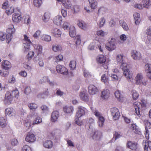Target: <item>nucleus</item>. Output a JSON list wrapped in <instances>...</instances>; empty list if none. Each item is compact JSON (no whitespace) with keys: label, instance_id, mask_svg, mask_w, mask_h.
Listing matches in <instances>:
<instances>
[{"label":"nucleus","instance_id":"nucleus-31","mask_svg":"<svg viewBox=\"0 0 151 151\" xmlns=\"http://www.w3.org/2000/svg\"><path fill=\"white\" fill-rule=\"evenodd\" d=\"M43 145L44 147L47 148H51L53 146L52 142L50 140L45 141L43 142Z\"/></svg>","mask_w":151,"mask_h":151},{"label":"nucleus","instance_id":"nucleus-41","mask_svg":"<svg viewBox=\"0 0 151 151\" xmlns=\"http://www.w3.org/2000/svg\"><path fill=\"white\" fill-rule=\"evenodd\" d=\"M131 93L133 99L134 100L137 99L139 96L138 92L135 90H133L131 91Z\"/></svg>","mask_w":151,"mask_h":151},{"label":"nucleus","instance_id":"nucleus-47","mask_svg":"<svg viewBox=\"0 0 151 151\" xmlns=\"http://www.w3.org/2000/svg\"><path fill=\"white\" fill-rule=\"evenodd\" d=\"M144 122L145 126V130H148V129L151 128V123L147 120H145Z\"/></svg>","mask_w":151,"mask_h":151},{"label":"nucleus","instance_id":"nucleus-6","mask_svg":"<svg viewBox=\"0 0 151 151\" xmlns=\"http://www.w3.org/2000/svg\"><path fill=\"white\" fill-rule=\"evenodd\" d=\"M111 111L113 119L116 120L119 119L120 114L118 109L116 108H113L111 109Z\"/></svg>","mask_w":151,"mask_h":151},{"label":"nucleus","instance_id":"nucleus-45","mask_svg":"<svg viewBox=\"0 0 151 151\" xmlns=\"http://www.w3.org/2000/svg\"><path fill=\"white\" fill-rule=\"evenodd\" d=\"M42 40L47 42H49L51 40V37L48 35H43L41 37Z\"/></svg>","mask_w":151,"mask_h":151},{"label":"nucleus","instance_id":"nucleus-49","mask_svg":"<svg viewBox=\"0 0 151 151\" xmlns=\"http://www.w3.org/2000/svg\"><path fill=\"white\" fill-rule=\"evenodd\" d=\"M101 133L98 131L95 132L93 136V138L94 139L97 140L100 138Z\"/></svg>","mask_w":151,"mask_h":151},{"label":"nucleus","instance_id":"nucleus-5","mask_svg":"<svg viewBox=\"0 0 151 151\" xmlns=\"http://www.w3.org/2000/svg\"><path fill=\"white\" fill-rule=\"evenodd\" d=\"M115 42V39L112 38L111 40L106 44V49L109 51L114 50L116 48Z\"/></svg>","mask_w":151,"mask_h":151},{"label":"nucleus","instance_id":"nucleus-56","mask_svg":"<svg viewBox=\"0 0 151 151\" xmlns=\"http://www.w3.org/2000/svg\"><path fill=\"white\" fill-rule=\"evenodd\" d=\"M50 18V14L48 13H45L44 15V17L43 18V20L45 22H47L48 20Z\"/></svg>","mask_w":151,"mask_h":151},{"label":"nucleus","instance_id":"nucleus-9","mask_svg":"<svg viewBox=\"0 0 151 151\" xmlns=\"http://www.w3.org/2000/svg\"><path fill=\"white\" fill-rule=\"evenodd\" d=\"M86 109L81 106H79L78 108V111L76 113V116L80 118L85 114Z\"/></svg>","mask_w":151,"mask_h":151},{"label":"nucleus","instance_id":"nucleus-33","mask_svg":"<svg viewBox=\"0 0 151 151\" xmlns=\"http://www.w3.org/2000/svg\"><path fill=\"white\" fill-rule=\"evenodd\" d=\"M52 32L54 35L56 37H60L61 34V32L60 29L56 28H55L52 30Z\"/></svg>","mask_w":151,"mask_h":151},{"label":"nucleus","instance_id":"nucleus-14","mask_svg":"<svg viewBox=\"0 0 151 151\" xmlns=\"http://www.w3.org/2000/svg\"><path fill=\"white\" fill-rule=\"evenodd\" d=\"M1 67L3 69L8 70L11 68L10 63L7 60H4L2 62Z\"/></svg>","mask_w":151,"mask_h":151},{"label":"nucleus","instance_id":"nucleus-23","mask_svg":"<svg viewBox=\"0 0 151 151\" xmlns=\"http://www.w3.org/2000/svg\"><path fill=\"white\" fill-rule=\"evenodd\" d=\"M62 20L61 16L58 15L54 18L53 21L54 24H60Z\"/></svg>","mask_w":151,"mask_h":151},{"label":"nucleus","instance_id":"nucleus-54","mask_svg":"<svg viewBox=\"0 0 151 151\" xmlns=\"http://www.w3.org/2000/svg\"><path fill=\"white\" fill-rule=\"evenodd\" d=\"M76 66V62L75 60H73L70 62L69 64V66L70 69L72 70L74 69L75 68Z\"/></svg>","mask_w":151,"mask_h":151},{"label":"nucleus","instance_id":"nucleus-37","mask_svg":"<svg viewBox=\"0 0 151 151\" xmlns=\"http://www.w3.org/2000/svg\"><path fill=\"white\" fill-rule=\"evenodd\" d=\"M7 125V122L6 119L3 117H0V126L1 127H5Z\"/></svg>","mask_w":151,"mask_h":151},{"label":"nucleus","instance_id":"nucleus-11","mask_svg":"<svg viewBox=\"0 0 151 151\" xmlns=\"http://www.w3.org/2000/svg\"><path fill=\"white\" fill-rule=\"evenodd\" d=\"M127 147L134 151H136L137 148V144L135 142L129 141L127 142Z\"/></svg>","mask_w":151,"mask_h":151},{"label":"nucleus","instance_id":"nucleus-32","mask_svg":"<svg viewBox=\"0 0 151 151\" xmlns=\"http://www.w3.org/2000/svg\"><path fill=\"white\" fill-rule=\"evenodd\" d=\"M80 96L81 99L83 101H88L89 100L88 96L87 94L81 92L80 93Z\"/></svg>","mask_w":151,"mask_h":151},{"label":"nucleus","instance_id":"nucleus-26","mask_svg":"<svg viewBox=\"0 0 151 151\" xmlns=\"http://www.w3.org/2000/svg\"><path fill=\"white\" fill-rule=\"evenodd\" d=\"M46 82H48L49 84L51 86H53L54 85L53 83L52 82H50L48 77L46 76L43 77L39 81V83L41 84H43Z\"/></svg>","mask_w":151,"mask_h":151},{"label":"nucleus","instance_id":"nucleus-4","mask_svg":"<svg viewBox=\"0 0 151 151\" xmlns=\"http://www.w3.org/2000/svg\"><path fill=\"white\" fill-rule=\"evenodd\" d=\"M13 99V97L11 93L7 91L5 94V97L4 100V103L6 105H9L11 103Z\"/></svg>","mask_w":151,"mask_h":151},{"label":"nucleus","instance_id":"nucleus-24","mask_svg":"<svg viewBox=\"0 0 151 151\" xmlns=\"http://www.w3.org/2000/svg\"><path fill=\"white\" fill-rule=\"evenodd\" d=\"M64 111L67 114H72L73 111V108L71 106H65L63 108Z\"/></svg>","mask_w":151,"mask_h":151},{"label":"nucleus","instance_id":"nucleus-27","mask_svg":"<svg viewBox=\"0 0 151 151\" xmlns=\"http://www.w3.org/2000/svg\"><path fill=\"white\" fill-rule=\"evenodd\" d=\"M130 128L133 130L135 133L136 134H140L141 133L139 128L135 124H132L130 126Z\"/></svg>","mask_w":151,"mask_h":151},{"label":"nucleus","instance_id":"nucleus-40","mask_svg":"<svg viewBox=\"0 0 151 151\" xmlns=\"http://www.w3.org/2000/svg\"><path fill=\"white\" fill-rule=\"evenodd\" d=\"M69 34L71 37H75L76 35V31L74 27H72L70 29Z\"/></svg>","mask_w":151,"mask_h":151},{"label":"nucleus","instance_id":"nucleus-25","mask_svg":"<svg viewBox=\"0 0 151 151\" xmlns=\"http://www.w3.org/2000/svg\"><path fill=\"white\" fill-rule=\"evenodd\" d=\"M135 80L137 84H140L141 81L143 80V76L142 74L141 73H138L137 74L135 78Z\"/></svg>","mask_w":151,"mask_h":151},{"label":"nucleus","instance_id":"nucleus-51","mask_svg":"<svg viewBox=\"0 0 151 151\" xmlns=\"http://www.w3.org/2000/svg\"><path fill=\"white\" fill-rule=\"evenodd\" d=\"M105 21V20L104 18H101L98 23L99 27H103Z\"/></svg>","mask_w":151,"mask_h":151},{"label":"nucleus","instance_id":"nucleus-20","mask_svg":"<svg viewBox=\"0 0 151 151\" xmlns=\"http://www.w3.org/2000/svg\"><path fill=\"white\" fill-rule=\"evenodd\" d=\"M5 113L6 115H8L10 116H11L15 114V111L12 108H8L5 109Z\"/></svg>","mask_w":151,"mask_h":151},{"label":"nucleus","instance_id":"nucleus-13","mask_svg":"<svg viewBox=\"0 0 151 151\" xmlns=\"http://www.w3.org/2000/svg\"><path fill=\"white\" fill-rule=\"evenodd\" d=\"M88 91L89 94L94 95L98 92L99 90L97 87L93 85H90L88 87Z\"/></svg>","mask_w":151,"mask_h":151},{"label":"nucleus","instance_id":"nucleus-1","mask_svg":"<svg viewBox=\"0 0 151 151\" xmlns=\"http://www.w3.org/2000/svg\"><path fill=\"white\" fill-rule=\"evenodd\" d=\"M97 63L101 65L105 69L108 68V63L106 61V57L104 55H100L98 56L96 58Z\"/></svg>","mask_w":151,"mask_h":151},{"label":"nucleus","instance_id":"nucleus-29","mask_svg":"<svg viewBox=\"0 0 151 151\" xmlns=\"http://www.w3.org/2000/svg\"><path fill=\"white\" fill-rule=\"evenodd\" d=\"M101 81L104 83L105 84L109 85V78L106 76V74H104L101 76Z\"/></svg>","mask_w":151,"mask_h":151},{"label":"nucleus","instance_id":"nucleus-19","mask_svg":"<svg viewBox=\"0 0 151 151\" xmlns=\"http://www.w3.org/2000/svg\"><path fill=\"white\" fill-rule=\"evenodd\" d=\"M140 105L141 103L137 101H136L133 104V106L135 109V113L138 116H140V111L139 110Z\"/></svg>","mask_w":151,"mask_h":151},{"label":"nucleus","instance_id":"nucleus-50","mask_svg":"<svg viewBox=\"0 0 151 151\" xmlns=\"http://www.w3.org/2000/svg\"><path fill=\"white\" fill-rule=\"evenodd\" d=\"M120 24L124 30H127L129 29L128 27L127 23L123 20H120Z\"/></svg>","mask_w":151,"mask_h":151},{"label":"nucleus","instance_id":"nucleus-30","mask_svg":"<svg viewBox=\"0 0 151 151\" xmlns=\"http://www.w3.org/2000/svg\"><path fill=\"white\" fill-rule=\"evenodd\" d=\"M143 141V143H145L144 151H147L148 148H149L151 150V142L148 140Z\"/></svg>","mask_w":151,"mask_h":151},{"label":"nucleus","instance_id":"nucleus-62","mask_svg":"<svg viewBox=\"0 0 151 151\" xmlns=\"http://www.w3.org/2000/svg\"><path fill=\"white\" fill-rule=\"evenodd\" d=\"M23 40L26 42V43H32L31 41L30 40L29 37L27 36V35H24Z\"/></svg>","mask_w":151,"mask_h":151},{"label":"nucleus","instance_id":"nucleus-35","mask_svg":"<svg viewBox=\"0 0 151 151\" xmlns=\"http://www.w3.org/2000/svg\"><path fill=\"white\" fill-rule=\"evenodd\" d=\"M77 24L79 27L82 29L84 30L87 28L86 24L82 21L78 20Z\"/></svg>","mask_w":151,"mask_h":151},{"label":"nucleus","instance_id":"nucleus-63","mask_svg":"<svg viewBox=\"0 0 151 151\" xmlns=\"http://www.w3.org/2000/svg\"><path fill=\"white\" fill-rule=\"evenodd\" d=\"M122 135L121 134V133L120 132H117L115 131L114 134V136L115 137V139L120 138Z\"/></svg>","mask_w":151,"mask_h":151},{"label":"nucleus","instance_id":"nucleus-64","mask_svg":"<svg viewBox=\"0 0 151 151\" xmlns=\"http://www.w3.org/2000/svg\"><path fill=\"white\" fill-rule=\"evenodd\" d=\"M76 117L75 119L76 123L79 126H81L83 124V122L79 119V118Z\"/></svg>","mask_w":151,"mask_h":151},{"label":"nucleus","instance_id":"nucleus-39","mask_svg":"<svg viewBox=\"0 0 151 151\" xmlns=\"http://www.w3.org/2000/svg\"><path fill=\"white\" fill-rule=\"evenodd\" d=\"M11 93L13 97H14L16 99H18L19 95V91L17 88L12 91Z\"/></svg>","mask_w":151,"mask_h":151},{"label":"nucleus","instance_id":"nucleus-36","mask_svg":"<svg viewBox=\"0 0 151 151\" xmlns=\"http://www.w3.org/2000/svg\"><path fill=\"white\" fill-rule=\"evenodd\" d=\"M143 6L146 8H149L151 6V0H143Z\"/></svg>","mask_w":151,"mask_h":151},{"label":"nucleus","instance_id":"nucleus-7","mask_svg":"<svg viewBox=\"0 0 151 151\" xmlns=\"http://www.w3.org/2000/svg\"><path fill=\"white\" fill-rule=\"evenodd\" d=\"M36 140L35 136L33 133L28 132L25 138V140L30 143L34 142Z\"/></svg>","mask_w":151,"mask_h":151},{"label":"nucleus","instance_id":"nucleus-59","mask_svg":"<svg viewBox=\"0 0 151 151\" xmlns=\"http://www.w3.org/2000/svg\"><path fill=\"white\" fill-rule=\"evenodd\" d=\"M76 43V45H79L81 43V40L80 36L79 35H77L75 38Z\"/></svg>","mask_w":151,"mask_h":151},{"label":"nucleus","instance_id":"nucleus-46","mask_svg":"<svg viewBox=\"0 0 151 151\" xmlns=\"http://www.w3.org/2000/svg\"><path fill=\"white\" fill-rule=\"evenodd\" d=\"M121 65L120 66V68L122 69L123 71L129 69V66L127 64V63H125L124 61L121 63Z\"/></svg>","mask_w":151,"mask_h":151},{"label":"nucleus","instance_id":"nucleus-10","mask_svg":"<svg viewBox=\"0 0 151 151\" xmlns=\"http://www.w3.org/2000/svg\"><path fill=\"white\" fill-rule=\"evenodd\" d=\"M132 58L135 60H139L142 58L141 53L135 50H133L131 53Z\"/></svg>","mask_w":151,"mask_h":151},{"label":"nucleus","instance_id":"nucleus-38","mask_svg":"<svg viewBox=\"0 0 151 151\" xmlns=\"http://www.w3.org/2000/svg\"><path fill=\"white\" fill-rule=\"evenodd\" d=\"M62 4L67 9H69L71 6V3L69 0H64Z\"/></svg>","mask_w":151,"mask_h":151},{"label":"nucleus","instance_id":"nucleus-53","mask_svg":"<svg viewBox=\"0 0 151 151\" xmlns=\"http://www.w3.org/2000/svg\"><path fill=\"white\" fill-rule=\"evenodd\" d=\"M14 12V7H11L9 8H8L6 10V12L7 15H11Z\"/></svg>","mask_w":151,"mask_h":151},{"label":"nucleus","instance_id":"nucleus-18","mask_svg":"<svg viewBox=\"0 0 151 151\" xmlns=\"http://www.w3.org/2000/svg\"><path fill=\"white\" fill-rule=\"evenodd\" d=\"M89 6L91 9H95L98 7V2L96 0H88Z\"/></svg>","mask_w":151,"mask_h":151},{"label":"nucleus","instance_id":"nucleus-57","mask_svg":"<svg viewBox=\"0 0 151 151\" xmlns=\"http://www.w3.org/2000/svg\"><path fill=\"white\" fill-rule=\"evenodd\" d=\"M32 43H24L23 46L24 47V51H28L30 49V45Z\"/></svg>","mask_w":151,"mask_h":151},{"label":"nucleus","instance_id":"nucleus-21","mask_svg":"<svg viewBox=\"0 0 151 151\" xmlns=\"http://www.w3.org/2000/svg\"><path fill=\"white\" fill-rule=\"evenodd\" d=\"M59 114L57 111H55L52 112L51 115V121L52 122H55L57 120L59 116Z\"/></svg>","mask_w":151,"mask_h":151},{"label":"nucleus","instance_id":"nucleus-2","mask_svg":"<svg viewBox=\"0 0 151 151\" xmlns=\"http://www.w3.org/2000/svg\"><path fill=\"white\" fill-rule=\"evenodd\" d=\"M15 31V29L14 27L12 24H10L9 28H8L6 30V38L7 40H11L12 38V35Z\"/></svg>","mask_w":151,"mask_h":151},{"label":"nucleus","instance_id":"nucleus-43","mask_svg":"<svg viewBox=\"0 0 151 151\" xmlns=\"http://www.w3.org/2000/svg\"><path fill=\"white\" fill-rule=\"evenodd\" d=\"M96 35L99 36L104 37L108 33L107 32H104L102 30L97 31L96 32Z\"/></svg>","mask_w":151,"mask_h":151},{"label":"nucleus","instance_id":"nucleus-12","mask_svg":"<svg viewBox=\"0 0 151 151\" xmlns=\"http://www.w3.org/2000/svg\"><path fill=\"white\" fill-rule=\"evenodd\" d=\"M22 18L21 15L19 13H14L12 16V20L14 23H18L20 22Z\"/></svg>","mask_w":151,"mask_h":151},{"label":"nucleus","instance_id":"nucleus-15","mask_svg":"<svg viewBox=\"0 0 151 151\" xmlns=\"http://www.w3.org/2000/svg\"><path fill=\"white\" fill-rule=\"evenodd\" d=\"M110 95L109 90L108 89H104L101 93V97L102 99L105 100L108 99L110 96Z\"/></svg>","mask_w":151,"mask_h":151},{"label":"nucleus","instance_id":"nucleus-60","mask_svg":"<svg viewBox=\"0 0 151 151\" xmlns=\"http://www.w3.org/2000/svg\"><path fill=\"white\" fill-rule=\"evenodd\" d=\"M31 92V89L30 87L29 86H27L26 87L24 91V93L27 95H28Z\"/></svg>","mask_w":151,"mask_h":151},{"label":"nucleus","instance_id":"nucleus-42","mask_svg":"<svg viewBox=\"0 0 151 151\" xmlns=\"http://www.w3.org/2000/svg\"><path fill=\"white\" fill-rule=\"evenodd\" d=\"M28 106L30 109L35 110L37 108L38 105L35 103H30L28 105Z\"/></svg>","mask_w":151,"mask_h":151},{"label":"nucleus","instance_id":"nucleus-34","mask_svg":"<svg viewBox=\"0 0 151 151\" xmlns=\"http://www.w3.org/2000/svg\"><path fill=\"white\" fill-rule=\"evenodd\" d=\"M133 16L135 19V24L137 25L138 24L140 21V14L137 13H135L134 14Z\"/></svg>","mask_w":151,"mask_h":151},{"label":"nucleus","instance_id":"nucleus-28","mask_svg":"<svg viewBox=\"0 0 151 151\" xmlns=\"http://www.w3.org/2000/svg\"><path fill=\"white\" fill-rule=\"evenodd\" d=\"M124 71V74L128 79H131L132 78V73L130 72L129 69L125 70Z\"/></svg>","mask_w":151,"mask_h":151},{"label":"nucleus","instance_id":"nucleus-61","mask_svg":"<svg viewBox=\"0 0 151 151\" xmlns=\"http://www.w3.org/2000/svg\"><path fill=\"white\" fill-rule=\"evenodd\" d=\"M22 150L23 151H32L31 148L27 145L24 146L23 147Z\"/></svg>","mask_w":151,"mask_h":151},{"label":"nucleus","instance_id":"nucleus-55","mask_svg":"<svg viewBox=\"0 0 151 151\" xmlns=\"http://www.w3.org/2000/svg\"><path fill=\"white\" fill-rule=\"evenodd\" d=\"M63 59V56L61 55H59L56 56L54 59L56 62H58L61 61Z\"/></svg>","mask_w":151,"mask_h":151},{"label":"nucleus","instance_id":"nucleus-22","mask_svg":"<svg viewBox=\"0 0 151 151\" xmlns=\"http://www.w3.org/2000/svg\"><path fill=\"white\" fill-rule=\"evenodd\" d=\"M114 94L115 97L119 101L122 102L123 101V95L118 90L116 91L114 93Z\"/></svg>","mask_w":151,"mask_h":151},{"label":"nucleus","instance_id":"nucleus-52","mask_svg":"<svg viewBox=\"0 0 151 151\" xmlns=\"http://www.w3.org/2000/svg\"><path fill=\"white\" fill-rule=\"evenodd\" d=\"M123 55L121 54L118 55L116 57V59L119 63H121L124 61V60L123 58Z\"/></svg>","mask_w":151,"mask_h":151},{"label":"nucleus","instance_id":"nucleus-58","mask_svg":"<svg viewBox=\"0 0 151 151\" xmlns=\"http://www.w3.org/2000/svg\"><path fill=\"white\" fill-rule=\"evenodd\" d=\"M34 52L33 51H30L27 56V58L28 60H29L34 56Z\"/></svg>","mask_w":151,"mask_h":151},{"label":"nucleus","instance_id":"nucleus-17","mask_svg":"<svg viewBox=\"0 0 151 151\" xmlns=\"http://www.w3.org/2000/svg\"><path fill=\"white\" fill-rule=\"evenodd\" d=\"M145 72L148 78L151 79V64H147L145 65Z\"/></svg>","mask_w":151,"mask_h":151},{"label":"nucleus","instance_id":"nucleus-44","mask_svg":"<svg viewBox=\"0 0 151 151\" xmlns=\"http://www.w3.org/2000/svg\"><path fill=\"white\" fill-rule=\"evenodd\" d=\"M42 122V118L40 117L37 116L33 121L32 124L33 125H34L35 124H39Z\"/></svg>","mask_w":151,"mask_h":151},{"label":"nucleus","instance_id":"nucleus-16","mask_svg":"<svg viewBox=\"0 0 151 151\" xmlns=\"http://www.w3.org/2000/svg\"><path fill=\"white\" fill-rule=\"evenodd\" d=\"M34 50L35 53L38 55L40 54H41L42 53V46L40 45H34Z\"/></svg>","mask_w":151,"mask_h":151},{"label":"nucleus","instance_id":"nucleus-3","mask_svg":"<svg viewBox=\"0 0 151 151\" xmlns=\"http://www.w3.org/2000/svg\"><path fill=\"white\" fill-rule=\"evenodd\" d=\"M95 115L98 118V123L99 126L101 127L104 124L105 119L104 117L102 115L101 113L97 111H96L94 112Z\"/></svg>","mask_w":151,"mask_h":151},{"label":"nucleus","instance_id":"nucleus-48","mask_svg":"<svg viewBox=\"0 0 151 151\" xmlns=\"http://www.w3.org/2000/svg\"><path fill=\"white\" fill-rule=\"evenodd\" d=\"M33 3L35 6L39 7L42 3V0H33Z\"/></svg>","mask_w":151,"mask_h":151},{"label":"nucleus","instance_id":"nucleus-8","mask_svg":"<svg viewBox=\"0 0 151 151\" xmlns=\"http://www.w3.org/2000/svg\"><path fill=\"white\" fill-rule=\"evenodd\" d=\"M56 70L58 73L67 75L68 74L67 69L64 66L61 65H58L56 67Z\"/></svg>","mask_w":151,"mask_h":151}]
</instances>
